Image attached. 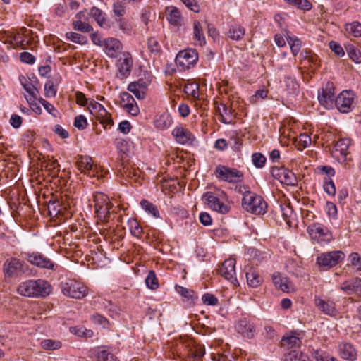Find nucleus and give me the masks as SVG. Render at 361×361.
<instances>
[{
    "label": "nucleus",
    "instance_id": "412c9836",
    "mask_svg": "<svg viewBox=\"0 0 361 361\" xmlns=\"http://www.w3.org/2000/svg\"><path fill=\"white\" fill-rule=\"evenodd\" d=\"M340 288L347 295L355 294L359 295L361 292V279L354 278L345 281L341 284Z\"/></svg>",
    "mask_w": 361,
    "mask_h": 361
},
{
    "label": "nucleus",
    "instance_id": "864d4df0",
    "mask_svg": "<svg viewBox=\"0 0 361 361\" xmlns=\"http://www.w3.org/2000/svg\"><path fill=\"white\" fill-rule=\"evenodd\" d=\"M147 286L151 290H156L159 288L158 279L154 271H149L145 279Z\"/></svg>",
    "mask_w": 361,
    "mask_h": 361
},
{
    "label": "nucleus",
    "instance_id": "c756f323",
    "mask_svg": "<svg viewBox=\"0 0 361 361\" xmlns=\"http://www.w3.org/2000/svg\"><path fill=\"white\" fill-rule=\"evenodd\" d=\"M275 286L283 292L289 293L292 289V284L287 277L283 276L279 273L274 274L272 277Z\"/></svg>",
    "mask_w": 361,
    "mask_h": 361
},
{
    "label": "nucleus",
    "instance_id": "6e6552de",
    "mask_svg": "<svg viewBox=\"0 0 361 361\" xmlns=\"http://www.w3.org/2000/svg\"><path fill=\"white\" fill-rule=\"evenodd\" d=\"M345 257L342 251H331L320 254L317 258V263L320 267L328 269L337 265Z\"/></svg>",
    "mask_w": 361,
    "mask_h": 361
},
{
    "label": "nucleus",
    "instance_id": "09e8293b",
    "mask_svg": "<svg viewBox=\"0 0 361 361\" xmlns=\"http://www.w3.org/2000/svg\"><path fill=\"white\" fill-rule=\"evenodd\" d=\"M113 12L115 16L122 18L126 13V4L120 0H114L113 5Z\"/></svg>",
    "mask_w": 361,
    "mask_h": 361
},
{
    "label": "nucleus",
    "instance_id": "13d9d810",
    "mask_svg": "<svg viewBox=\"0 0 361 361\" xmlns=\"http://www.w3.org/2000/svg\"><path fill=\"white\" fill-rule=\"evenodd\" d=\"M71 332L80 337L90 338L93 336V331L92 330L87 329L82 326L71 328Z\"/></svg>",
    "mask_w": 361,
    "mask_h": 361
},
{
    "label": "nucleus",
    "instance_id": "72a5a7b5",
    "mask_svg": "<svg viewBox=\"0 0 361 361\" xmlns=\"http://www.w3.org/2000/svg\"><path fill=\"white\" fill-rule=\"evenodd\" d=\"M166 19L170 24L178 25L180 23L181 15L179 10L173 6H168L166 8Z\"/></svg>",
    "mask_w": 361,
    "mask_h": 361
},
{
    "label": "nucleus",
    "instance_id": "393cba45",
    "mask_svg": "<svg viewBox=\"0 0 361 361\" xmlns=\"http://www.w3.org/2000/svg\"><path fill=\"white\" fill-rule=\"evenodd\" d=\"M281 346L286 349H291L293 348H300L302 344L300 334L297 332H291L284 336L281 341Z\"/></svg>",
    "mask_w": 361,
    "mask_h": 361
},
{
    "label": "nucleus",
    "instance_id": "5701e85b",
    "mask_svg": "<svg viewBox=\"0 0 361 361\" xmlns=\"http://www.w3.org/2000/svg\"><path fill=\"white\" fill-rule=\"evenodd\" d=\"M121 97L123 109L130 115L137 116L140 111L133 96L128 92H123Z\"/></svg>",
    "mask_w": 361,
    "mask_h": 361
},
{
    "label": "nucleus",
    "instance_id": "f8f14e48",
    "mask_svg": "<svg viewBox=\"0 0 361 361\" xmlns=\"http://www.w3.org/2000/svg\"><path fill=\"white\" fill-rule=\"evenodd\" d=\"M334 85L332 82H327L319 92L318 100L321 105L326 109H332L335 104Z\"/></svg>",
    "mask_w": 361,
    "mask_h": 361
},
{
    "label": "nucleus",
    "instance_id": "4468645a",
    "mask_svg": "<svg viewBox=\"0 0 361 361\" xmlns=\"http://www.w3.org/2000/svg\"><path fill=\"white\" fill-rule=\"evenodd\" d=\"M3 269L6 276L11 277L24 273L27 266L20 259L12 258L4 262Z\"/></svg>",
    "mask_w": 361,
    "mask_h": 361
},
{
    "label": "nucleus",
    "instance_id": "49530a36",
    "mask_svg": "<svg viewBox=\"0 0 361 361\" xmlns=\"http://www.w3.org/2000/svg\"><path fill=\"white\" fill-rule=\"evenodd\" d=\"M140 205L142 208L149 214H151L152 216L155 218L159 217V212L157 207L148 200H142L140 202Z\"/></svg>",
    "mask_w": 361,
    "mask_h": 361
},
{
    "label": "nucleus",
    "instance_id": "de8ad7c7",
    "mask_svg": "<svg viewBox=\"0 0 361 361\" xmlns=\"http://www.w3.org/2000/svg\"><path fill=\"white\" fill-rule=\"evenodd\" d=\"M345 49L350 59L357 63H361V52L353 45L348 44L345 46Z\"/></svg>",
    "mask_w": 361,
    "mask_h": 361
},
{
    "label": "nucleus",
    "instance_id": "680f3d73",
    "mask_svg": "<svg viewBox=\"0 0 361 361\" xmlns=\"http://www.w3.org/2000/svg\"><path fill=\"white\" fill-rule=\"evenodd\" d=\"M350 265L356 269L357 271H361V257L357 252H353L350 255Z\"/></svg>",
    "mask_w": 361,
    "mask_h": 361
},
{
    "label": "nucleus",
    "instance_id": "a878e982",
    "mask_svg": "<svg viewBox=\"0 0 361 361\" xmlns=\"http://www.w3.org/2000/svg\"><path fill=\"white\" fill-rule=\"evenodd\" d=\"M119 73L123 76L130 74L133 66V58L130 53L124 52L117 63Z\"/></svg>",
    "mask_w": 361,
    "mask_h": 361
},
{
    "label": "nucleus",
    "instance_id": "ddd939ff",
    "mask_svg": "<svg viewBox=\"0 0 361 361\" xmlns=\"http://www.w3.org/2000/svg\"><path fill=\"white\" fill-rule=\"evenodd\" d=\"M26 259L30 264L41 269L54 270L56 267L50 259L39 252L27 253Z\"/></svg>",
    "mask_w": 361,
    "mask_h": 361
},
{
    "label": "nucleus",
    "instance_id": "2eb2a0df",
    "mask_svg": "<svg viewBox=\"0 0 361 361\" xmlns=\"http://www.w3.org/2000/svg\"><path fill=\"white\" fill-rule=\"evenodd\" d=\"M354 99V94L350 91H343L336 98L334 106L342 113H346L350 111V106Z\"/></svg>",
    "mask_w": 361,
    "mask_h": 361
},
{
    "label": "nucleus",
    "instance_id": "423d86ee",
    "mask_svg": "<svg viewBox=\"0 0 361 361\" xmlns=\"http://www.w3.org/2000/svg\"><path fill=\"white\" fill-rule=\"evenodd\" d=\"M95 213L102 221H107L110 217L112 204L107 195L102 192H96L93 195Z\"/></svg>",
    "mask_w": 361,
    "mask_h": 361
},
{
    "label": "nucleus",
    "instance_id": "58836bf2",
    "mask_svg": "<svg viewBox=\"0 0 361 361\" xmlns=\"http://www.w3.org/2000/svg\"><path fill=\"white\" fill-rule=\"evenodd\" d=\"M81 13H78L76 15L77 20L73 22V26L74 30L80 31L82 32H90L93 30V27L88 23H84L81 20Z\"/></svg>",
    "mask_w": 361,
    "mask_h": 361
},
{
    "label": "nucleus",
    "instance_id": "f3484780",
    "mask_svg": "<svg viewBox=\"0 0 361 361\" xmlns=\"http://www.w3.org/2000/svg\"><path fill=\"white\" fill-rule=\"evenodd\" d=\"M219 273L226 280L235 284L237 282L235 278V260L234 259H226L219 269Z\"/></svg>",
    "mask_w": 361,
    "mask_h": 361
},
{
    "label": "nucleus",
    "instance_id": "79ce46f5",
    "mask_svg": "<svg viewBox=\"0 0 361 361\" xmlns=\"http://www.w3.org/2000/svg\"><path fill=\"white\" fill-rule=\"evenodd\" d=\"M284 361H308V357L301 351L294 350L284 355Z\"/></svg>",
    "mask_w": 361,
    "mask_h": 361
},
{
    "label": "nucleus",
    "instance_id": "052dcab7",
    "mask_svg": "<svg viewBox=\"0 0 361 361\" xmlns=\"http://www.w3.org/2000/svg\"><path fill=\"white\" fill-rule=\"evenodd\" d=\"M268 94V91L264 89H261L256 91L255 94L250 97V102L251 104H257L260 99H264L267 98Z\"/></svg>",
    "mask_w": 361,
    "mask_h": 361
},
{
    "label": "nucleus",
    "instance_id": "37998d69",
    "mask_svg": "<svg viewBox=\"0 0 361 361\" xmlns=\"http://www.w3.org/2000/svg\"><path fill=\"white\" fill-rule=\"evenodd\" d=\"M65 37L67 40L80 45L86 44L87 43V37L77 32H66L65 35Z\"/></svg>",
    "mask_w": 361,
    "mask_h": 361
},
{
    "label": "nucleus",
    "instance_id": "0eeeda50",
    "mask_svg": "<svg viewBox=\"0 0 361 361\" xmlns=\"http://www.w3.org/2000/svg\"><path fill=\"white\" fill-rule=\"evenodd\" d=\"M63 294L75 299H82L88 294V289L82 283L74 279H68L61 283Z\"/></svg>",
    "mask_w": 361,
    "mask_h": 361
},
{
    "label": "nucleus",
    "instance_id": "473e14b6",
    "mask_svg": "<svg viewBox=\"0 0 361 361\" xmlns=\"http://www.w3.org/2000/svg\"><path fill=\"white\" fill-rule=\"evenodd\" d=\"M90 16L97 21L98 25L104 29L109 28V24L107 22L106 14L99 8L92 7L90 10Z\"/></svg>",
    "mask_w": 361,
    "mask_h": 361
},
{
    "label": "nucleus",
    "instance_id": "774afa93",
    "mask_svg": "<svg viewBox=\"0 0 361 361\" xmlns=\"http://www.w3.org/2000/svg\"><path fill=\"white\" fill-rule=\"evenodd\" d=\"M99 361H118L114 355L106 350H102L98 355Z\"/></svg>",
    "mask_w": 361,
    "mask_h": 361
},
{
    "label": "nucleus",
    "instance_id": "20e7f679",
    "mask_svg": "<svg viewBox=\"0 0 361 361\" xmlns=\"http://www.w3.org/2000/svg\"><path fill=\"white\" fill-rule=\"evenodd\" d=\"M350 144L349 138H341L336 142L331 151L332 157L345 169H350L353 166V159L349 152Z\"/></svg>",
    "mask_w": 361,
    "mask_h": 361
},
{
    "label": "nucleus",
    "instance_id": "bb28decb",
    "mask_svg": "<svg viewBox=\"0 0 361 361\" xmlns=\"http://www.w3.org/2000/svg\"><path fill=\"white\" fill-rule=\"evenodd\" d=\"M233 104H231L233 106ZM217 111L221 116V121L225 124L231 123L235 119V113L232 106H228L225 104H220L217 107Z\"/></svg>",
    "mask_w": 361,
    "mask_h": 361
},
{
    "label": "nucleus",
    "instance_id": "f704fd0d",
    "mask_svg": "<svg viewBox=\"0 0 361 361\" xmlns=\"http://www.w3.org/2000/svg\"><path fill=\"white\" fill-rule=\"evenodd\" d=\"M193 35L194 39L197 41L199 45L202 46L206 43L202 27L200 23L197 20H195L193 23Z\"/></svg>",
    "mask_w": 361,
    "mask_h": 361
},
{
    "label": "nucleus",
    "instance_id": "cd10ccee",
    "mask_svg": "<svg viewBox=\"0 0 361 361\" xmlns=\"http://www.w3.org/2000/svg\"><path fill=\"white\" fill-rule=\"evenodd\" d=\"M176 140L182 145H185L194 139L192 134L187 129L182 126L175 128L172 132Z\"/></svg>",
    "mask_w": 361,
    "mask_h": 361
},
{
    "label": "nucleus",
    "instance_id": "a18cd8bd",
    "mask_svg": "<svg viewBox=\"0 0 361 361\" xmlns=\"http://www.w3.org/2000/svg\"><path fill=\"white\" fill-rule=\"evenodd\" d=\"M286 90L289 94H296L299 90V84L291 76L286 75L284 78Z\"/></svg>",
    "mask_w": 361,
    "mask_h": 361
},
{
    "label": "nucleus",
    "instance_id": "f03ea898",
    "mask_svg": "<svg viewBox=\"0 0 361 361\" xmlns=\"http://www.w3.org/2000/svg\"><path fill=\"white\" fill-rule=\"evenodd\" d=\"M51 291V286L44 280L27 281L18 288V292L26 297H45Z\"/></svg>",
    "mask_w": 361,
    "mask_h": 361
},
{
    "label": "nucleus",
    "instance_id": "e433bc0d",
    "mask_svg": "<svg viewBox=\"0 0 361 361\" xmlns=\"http://www.w3.org/2000/svg\"><path fill=\"white\" fill-rule=\"evenodd\" d=\"M345 30L349 35L354 37H361V23L358 21L348 23L345 25Z\"/></svg>",
    "mask_w": 361,
    "mask_h": 361
},
{
    "label": "nucleus",
    "instance_id": "3c124183",
    "mask_svg": "<svg viewBox=\"0 0 361 361\" xmlns=\"http://www.w3.org/2000/svg\"><path fill=\"white\" fill-rule=\"evenodd\" d=\"M310 361H337V360L329 355L317 350L312 353Z\"/></svg>",
    "mask_w": 361,
    "mask_h": 361
},
{
    "label": "nucleus",
    "instance_id": "c03bdc74",
    "mask_svg": "<svg viewBox=\"0 0 361 361\" xmlns=\"http://www.w3.org/2000/svg\"><path fill=\"white\" fill-rule=\"evenodd\" d=\"M286 40L290 46L292 54L294 56H296L300 50L301 48V41L296 36H289L287 35L286 37Z\"/></svg>",
    "mask_w": 361,
    "mask_h": 361
},
{
    "label": "nucleus",
    "instance_id": "dca6fc26",
    "mask_svg": "<svg viewBox=\"0 0 361 361\" xmlns=\"http://www.w3.org/2000/svg\"><path fill=\"white\" fill-rule=\"evenodd\" d=\"M272 175L281 183L288 185H295L297 183V178L294 173L284 167L273 169Z\"/></svg>",
    "mask_w": 361,
    "mask_h": 361
},
{
    "label": "nucleus",
    "instance_id": "4c0bfd02",
    "mask_svg": "<svg viewBox=\"0 0 361 361\" xmlns=\"http://www.w3.org/2000/svg\"><path fill=\"white\" fill-rule=\"evenodd\" d=\"M172 118L168 114H163L154 121V125L159 130H164L171 126Z\"/></svg>",
    "mask_w": 361,
    "mask_h": 361
},
{
    "label": "nucleus",
    "instance_id": "0e129e2a",
    "mask_svg": "<svg viewBox=\"0 0 361 361\" xmlns=\"http://www.w3.org/2000/svg\"><path fill=\"white\" fill-rule=\"evenodd\" d=\"M87 126L86 118L83 115L75 116L74 120V126L79 130H84Z\"/></svg>",
    "mask_w": 361,
    "mask_h": 361
},
{
    "label": "nucleus",
    "instance_id": "603ef678",
    "mask_svg": "<svg viewBox=\"0 0 361 361\" xmlns=\"http://www.w3.org/2000/svg\"><path fill=\"white\" fill-rule=\"evenodd\" d=\"M281 215L286 222L287 224L290 226L292 220L294 217V213L293 209L289 205H281Z\"/></svg>",
    "mask_w": 361,
    "mask_h": 361
},
{
    "label": "nucleus",
    "instance_id": "338daca9",
    "mask_svg": "<svg viewBox=\"0 0 361 361\" xmlns=\"http://www.w3.org/2000/svg\"><path fill=\"white\" fill-rule=\"evenodd\" d=\"M147 47L149 50L154 53L158 52L160 50V44L155 37H150L147 41Z\"/></svg>",
    "mask_w": 361,
    "mask_h": 361
},
{
    "label": "nucleus",
    "instance_id": "a211bd4d",
    "mask_svg": "<svg viewBox=\"0 0 361 361\" xmlns=\"http://www.w3.org/2000/svg\"><path fill=\"white\" fill-rule=\"evenodd\" d=\"M307 231L312 239L318 242L329 240V233L328 229L320 224H312L307 228Z\"/></svg>",
    "mask_w": 361,
    "mask_h": 361
},
{
    "label": "nucleus",
    "instance_id": "4be33fe9",
    "mask_svg": "<svg viewBox=\"0 0 361 361\" xmlns=\"http://www.w3.org/2000/svg\"><path fill=\"white\" fill-rule=\"evenodd\" d=\"M235 329L238 333L248 338H253L255 334V326L246 319H240L235 325Z\"/></svg>",
    "mask_w": 361,
    "mask_h": 361
},
{
    "label": "nucleus",
    "instance_id": "4d7b16f0",
    "mask_svg": "<svg viewBox=\"0 0 361 361\" xmlns=\"http://www.w3.org/2000/svg\"><path fill=\"white\" fill-rule=\"evenodd\" d=\"M184 92L186 94L197 99L199 97V85L197 83H188L185 85Z\"/></svg>",
    "mask_w": 361,
    "mask_h": 361
},
{
    "label": "nucleus",
    "instance_id": "6e6d98bb",
    "mask_svg": "<svg viewBox=\"0 0 361 361\" xmlns=\"http://www.w3.org/2000/svg\"><path fill=\"white\" fill-rule=\"evenodd\" d=\"M288 4L297 8L309 11L312 8V4L308 0H285Z\"/></svg>",
    "mask_w": 361,
    "mask_h": 361
},
{
    "label": "nucleus",
    "instance_id": "7c9ffc66",
    "mask_svg": "<svg viewBox=\"0 0 361 361\" xmlns=\"http://www.w3.org/2000/svg\"><path fill=\"white\" fill-rule=\"evenodd\" d=\"M20 80L25 90L29 94L28 97H25L26 100L29 104H33V102L37 99V93L39 92L37 89L23 76L20 78Z\"/></svg>",
    "mask_w": 361,
    "mask_h": 361
},
{
    "label": "nucleus",
    "instance_id": "b1692460",
    "mask_svg": "<svg viewBox=\"0 0 361 361\" xmlns=\"http://www.w3.org/2000/svg\"><path fill=\"white\" fill-rule=\"evenodd\" d=\"M315 306L323 313L329 316H335L336 314V309L334 302L330 300H324L319 296L314 297Z\"/></svg>",
    "mask_w": 361,
    "mask_h": 361
},
{
    "label": "nucleus",
    "instance_id": "6ab92c4d",
    "mask_svg": "<svg viewBox=\"0 0 361 361\" xmlns=\"http://www.w3.org/2000/svg\"><path fill=\"white\" fill-rule=\"evenodd\" d=\"M280 133L283 137H288L289 139L294 140L295 145L299 150H302L311 143L310 137L305 133L300 134L298 137L292 136L291 131L285 126L279 129Z\"/></svg>",
    "mask_w": 361,
    "mask_h": 361
},
{
    "label": "nucleus",
    "instance_id": "aec40b11",
    "mask_svg": "<svg viewBox=\"0 0 361 361\" xmlns=\"http://www.w3.org/2000/svg\"><path fill=\"white\" fill-rule=\"evenodd\" d=\"M338 353L339 356L345 360L355 361L357 357V349L350 343H341L338 345Z\"/></svg>",
    "mask_w": 361,
    "mask_h": 361
},
{
    "label": "nucleus",
    "instance_id": "2f4dec72",
    "mask_svg": "<svg viewBox=\"0 0 361 361\" xmlns=\"http://www.w3.org/2000/svg\"><path fill=\"white\" fill-rule=\"evenodd\" d=\"M245 271L246 279L248 286L253 288L258 287L262 281V278L258 271L252 267L246 269Z\"/></svg>",
    "mask_w": 361,
    "mask_h": 361
},
{
    "label": "nucleus",
    "instance_id": "1a4fd4ad",
    "mask_svg": "<svg viewBox=\"0 0 361 361\" xmlns=\"http://www.w3.org/2000/svg\"><path fill=\"white\" fill-rule=\"evenodd\" d=\"M214 173L219 180L228 183L240 182L243 177L240 171L223 165L217 166Z\"/></svg>",
    "mask_w": 361,
    "mask_h": 361
},
{
    "label": "nucleus",
    "instance_id": "bf43d9fd",
    "mask_svg": "<svg viewBox=\"0 0 361 361\" xmlns=\"http://www.w3.org/2000/svg\"><path fill=\"white\" fill-rule=\"evenodd\" d=\"M116 23L118 24V26L119 29L122 31L123 34L130 35L132 32V27L130 25L123 19V18H119Z\"/></svg>",
    "mask_w": 361,
    "mask_h": 361
},
{
    "label": "nucleus",
    "instance_id": "9d476101",
    "mask_svg": "<svg viewBox=\"0 0 361 361\" xmlns=\"http://www.w3.org/2000/svg\"><path fill=\"white\" fill-rule=\"evenodd\" d=\"M197 60V51L193 49H188L178 52L176 57V63L182 70H185L194 66Z\"/></svg>",
    "mask_w": 361,
    "mask_h": 361
},
{
    "label": "nucleus",
    "instance_id": "5fc2aeb1",
    "mask_svg": "<svg viewBox=\"0 0 361 361\" xmlns=\"http://www.w3.org/2000/svg\"><path fill=\"white\" fill-rule=\"evenodd\" d=\"M128 226L130 227V233L133 236L137 238L140 237L142 234V228L137 220L134 219H129Z\"/></svg>",
    "mask_w": 361,
    "mask_h": 361
},
{
    "label": "nucleus",
    "instance_id": "f257e3e1",
    "mask_svg": "<svg viewBox=\"0 0 361 361\" xmlns=\"http://www.w3.org/2000/svg\"><path fill=\"white\" fill-rule=\"evenodd\" d=\"M202 200L211 209L220 214H227L231 209L227 195L220 190L205 192Z\"/></svg>",
    "mask_w": 361,
    "mask_h": 361
},
{
    "label": "nucleus",
    "instance_id": "8fccbe9b",
    "mask_svg": "<svg viewBox=\"0 0 361 361\" xmlns=\"http://www.w3.org/2000/svg\"><path fill=\"white\" fill-rule=\"evenodd\" d=\"M6 42H8L13 47H20L21 49H25V46L27 44V42H25L20 34L10 36Z\"/></svg>",
    "mask_w": 361,
    "mask_h": 361
},
{
    "label": "nucleus",
    "instance_id": "c9c22d12",
    "mask_svg": "<svg viewBox=\"0 0 361 361\" xmlns=\"http://www.w3.org/2000/svg\"><path fill=\"white\" fill-rule=\"evenodd\" d=\"M40 347L44 350H57L62 347V343L59 340L44 339L40 342Z\"/></svg>",
    "mask_w": 361,
    "mask_h": 361
},
{
    "label": "nucleus",
    "instance_id": "7ed1b4c3",
    "mask_svg": "<svg viewBox=\"0 0 361 361\" xmlns=\"http://www.w3.org/2000/svg\"><path fill=\"white\" fill-rule=\"evenodd\" d=\"M90 38L92 43L102 47L104 53L110 58H116L123 49L121 42L116 38L102 39L101 35L97 32L92 33Z\"/></svg>",
    "mask_w": 361,
    "mask_h": 361
},
{
    "label": "nucleus",
    "instance_id": "39448f33",
    "mask_svg": "<svg viewBox=\"0 0 361 361\" xmlns=\"http://www.w3.org/2000/svg\"><path fill=\"white\" fill-rule=\"evenodd\" d=\"M242 206L247 212L254 214H264L267 204L263 198L251 191H245L242 199Z\"/></svg>",
    "mask_w": 361,
    "mask_h": 361
},
{
    "label": "nucleus",
    "instance_id": "e2e57ef3",
    "mask_svg": "<svg viewBox=\"0 0 361 361\" xmlns=\"http://www.w3.org/2000/svg\"><path fill=\"white\" fill-rule=\"evenodd\" d=\"M329 48L332 51L335 53L338 56H343L345 54V51L341 47V45L335 41H331L329 42Z\"/></svg>",
    "mask_w": 361,
    "mask_h": 361
},
{
    "label": "nucleus",
    "instance_id": "9b49d317",
    "mask_svg": "<svg viewBox=\"0 0 361 361\" xmlns=\"http://www.w3.org/2000/svg\"><path fill=\"white\" fill-rule=\"evenodd\" d=\"M76 166L81 173L90 177H97L99 178L103 176L102 173H99L97 166L94 165L92 159L89 156H78L76 161Z\"/></svg>",
    "mask_w": 361,
    "mask_h": 361
},
{
    "label": "nucleus",
    "instance_id": "69168bd1",
    "mask_svg": "<svg viewBox=\"0 0 361 361\" xmlns=\"http://www.w3.org/2000/svg\"><path fill=\"white\" fill-rule=\"evenodd\" d=\"M252 158L254 165L258 168L262 167L266 162L265 157L260 153H254Z\"/></svg>",
    "mask_w": 361,
    "mask_h": 361
},
{
    "label": "nucleus",
    "instance_id": "a19ab883",
    "mask_svg": "<svg viewBox=\"0 0 361 361\" xmlns=\"http://www.w3.org/2000/svg\"><path fill=\"white\" fill-rule=\"evenodd\" d=\"M245 35V29L239 25H232L228 32V36L233 40H240Z\"/></svg>",
    "mask_w": 361,
    "mask_h": 361
},
{
    "label": "nucleus",
    "instance_id": "c85d7f7f",
    "mask_svg": "<svg viewBox=\"0 0 361 361\" xmlns=\"http://www.w3.org/2000/svg\"><path fill=\"white\" fill-rule=\"evenodd\" d=\"M147 89V85L142 80L130 82L128 86V90L131 92L139 99H142L145 97Z\"/></svg>",
    "mask_w": 361,
    "mask_h": 361
},
{
    "label": "nucleus",
    "instance_id": "ea45409f",
    "mask_svg": "<svg viewBox=\"0 0 361 361\" xmlns=\"http://www.w3.org/2000/svg\"><path fill=\"white\" fill-rule=\"evenodd\" d=\"M89 109L90 111L92 114H94L98 119L107 115V111L104 107L99 103L94 101L90 102L89 104Z\"/></svg>",
    "mask_w": 361,
    "mask_h": 361
}]
</instances>
